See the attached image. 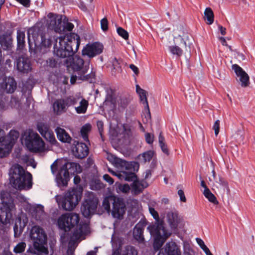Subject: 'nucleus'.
Here are the masks:
<instances>
[{
	"label": "nucleus",
	"instance_id": "49530a36",
	"mask_svg": "<svg viewBox=\"0 0 255 255\" xmlns=\"http://www.w3.org/2000/svg\"><path fill=\"white\" fill-rule=\"evenodd\" d=\"M184 249V255H195V252L191 249L189 245H185Z\"/></svg>",
	"mask_w": 255,
	"mask_h": 255
},
{
	"label": "nucleus",
	"instance_id": "a878e982",
	"mask_svg": "<svg viewBox=\"0 0 255 255\" xmlns=\"http://www.w3.org/2000/svg\"><path fill=\"white\" fill-rule=\"evenodd\" d=\"M147 186L146 183L137 179L134 180L130 185V189L132 194L138 195Z\"/></svg>",
	"mask_w": 255,
	"mask_h": 255
},
{
	"label": "nucleus",
	"instance_id": "f704fd0d",
	"mask_svg": "<svg viewBox=\"0 0 255 255\" xmlns=\"http://www.w3.org/2000/svg\"><path fill=\"white\" fill-rule=\"evenodd\" d=\"M80 105L75 107V110L78 114H84L86 113L88 106V102L82 97L79 101Z\"/></svg>",
	"mask_w": 255,
	"mask_h": 255
},
{
	"label": "nucleus",
	"instance_id": "ddd939ff",
	"mask_svg": "<svg viewBox=\"0 0 255 255\" xmlns=\"http://www.w3.org/2000/svg\"><path fill=\"white\" fill-rule=\"evenodd\" d=\"M27 148L33 152H43L45 150V143L36 132H29L25 139Z\"/></svg>",
	"mask_w": 255,
	"mask_h": 255
},
{
	"label": "nucleus",
	"instance_id": "6ab92c4d",
	"mask_svg": "<svg viewBox=\"0 0 255 255\" xmlns=\"http://www.w3.org/2000/svg\"><path fill=\"white\" fill-rule=\"evenodd\" d=\"M14 207V204L12 201L3 203V208L1 209V213L0 214V221L3 224L9 223L12 216L11 212Z\"/></svg>",
	"mask_w": 255,
	"mask_h": 255
},
{
	"label": "nucleus",
	"instance_id": "13d9d810",
	"mask_svg": "<svg viewBox=\"0 0 255 255\" xmlns=\"http://www.w3.org/2000/svg\"><path fill=\"white\" fill-rule=\"evenodd\" d=\"M112 64H113V66L114 69H115L116 70H119V69H120L119 61L116 58H114L113 59V60L112 61Z\"/></svg>",
	"mask_w": 255,
	"mask_h": 255
},
{
	"label": "nucleus",
	"instance_id": "de8ad7c7",
	"mask_svg": "<svg viewBox=\"0 0 255 255\" xmlns=\"http://www.w3.org/2000/svg\"><path fill=\"white\" fill-rule=\"evenodd\" d=\"M117 32L121 36H122L125 39H128V32L122 27H119L117 28Z\"/></svg>",
	"mask_w": 255,
	"mask_h": 255
},
{
	"label": "nucleus",
	"instance_id": "6e6d98bb",
	"mask_svg": "<svg viewBox=\"0 0 255 255\" xmlns=\"http://www.w3.org/2000/svg\"><path fill=\"white\" fill-rule=\"evenodd\" d=\"M178 194L180 197L181 201L183 202H185L186 201V198L185 196L184 191L182 190H179L178 191Z\"/></svg>",
	"mask_w": 255,
	"mask_h": 255
},
{
	"label": "nucleus",
	"instance_id": "4d7b16f0",
	"mask_svg": "<svg viewBox=\"0 0 255 255\" xmlns=\"http://www.w3.org/2000/svg\"><path fill=\"white\" fill-rule=\"evenodd\" d=\"M145 139L148 143L151 144L153 141V135H151L149 133H147L145 134Z\"/></svg>",
	"mask_w": 255,
	"mask_h": 255
},
{
	"label": "nucleus",
	"instance_id": "b1692460",
	"mask_svg": "<svg viewBox=\"0 0 255 255\" xmlns=\"http://www.w3.org/2000/svg\"><path fill=\"white\" fill-rule=\"evenodd\" d=\"M167 222L173 231H175L179 223L178 214L176 212L170 211L167 215Z\"/></svg>",
	"mask_w": 255,
	"mask_h": 255
},
{
	"label": "nucleus",
	"instance_id": "1a4fd4ad",
	"mask_svg": "<svg viewBox=\"0 0 255 255\" xmlns=\"http://www.w3.org/2000/svg\"><path fill=\"white\" fill-rule=\"evenodd\" d=\"M30 29L28 31V42L29 45V51L31 55L38 56L44 54L50 50L52 44V37L48 34L41 33L40 34L41 41H34V44L30 41Z\"/></svg>",
	"mask_w": 255,
	"mask_h": 255
},
{
	"label": "nucleus",
	"instance_id": "8fccbe9b",
	"mask_svg": "<svg viewBox=\"0 0 255 255\" xmlns=\"http://www.w3.org/2000/svg\"><path fill=\"white\" fill-rule=\"evenodd\" d=\"M101 26L103 31H107L108 29V22L106 18H104L101 20Z\"/></svg>",
	"mask_w": 255,
	"mask_h": 255
},
{
	"label": "nucleus",
	"instance_id": "4c0bfd02",
	"mask_svg": "<svg viewBox=\"0 0 255 255\" xmlns=\"http://www.w3.org/2000/svg\"><path fill=\"white\" fill-rule=\"evenodd\" d=\"M19 136V132L15 130H11L9 133L8 137H6V140L10 142V149L14 143L15 141L18 138Z\"/></svg>",
	"mask_w": 255,
	"mask_h": 255
},
{
	"label": "nucleus",
	"instance_id": "37998d69",
	"mask_svg": "<svg viewBox=\"0 0 255 255\" xmlns=\"http://www.w3.org/2000/svg\"><path fill=\"white\" fill-rule=\"evenodd\" d=\"M130 189V187L127 184H119L116 187V191L118 193H128Z\"/></svg>",
	"mask_w": 255,
	"mask_h": 255
},
{
	"label": "nucleus",
	"instance_id": "0eeeda50",
	"mask_svg": "<svg viewBox=\"0 0 255 255\" xmlns=\"http://www.w3.org/2000/svg\"><path fill=\"white\" fill-rule=\"evenodd\" d=\"M71 66L74 72V75H72L70 79L72 84H74L77 80H90L95 77V74L92 72L87 74L89 64H84L83 59L78 56L73 58Z\"/></svg>",
	"mask_w": 255,
	"mask_h": 255
},
{
	"label": "nucleus",
	"instance_id": "72a5a7b5",
	"mask_svg": "<svg viewBox=\"0 0 255 255\" xmlns=\"http://www.w3.org/2000/svg\"><path fill=\"white\" fill-rule=\"evenodd\" d=\"M115 164L118 168L122 170V171L131 168V164L121 158L115 159Z\"/></svg>",
	"mask_w": 255,
	"mask_h": 255
},
{
	"label": "nucleus",
	"instance_id": "2eb2a0df",
	"mask_svg": "<svg viewBox=\"0 0 255 255\" xmlns=\"http://www.w3.org/2000/svg\"><path fill=\"white\" fill-rule=\"evenodd\" d=\"M36 127L37 130L47 141L52 144H55L57 142L54 133L50 128L48 124L45 123L38 122Z\"/></svg>",
	"mask_w": 255,
	"mask_h": 255
},
{
	"label": "nucleus",
	"instance_id": "f8f14e48",
	"mask_svg": "<svg viewBox=\"0 0 255 255\" xmlns=\"http://www.w3.org/2000/svg\"><path fill=\"white\" fill-rule=\"evenodd\" d=\"M174 41L175 45L169 47L171 53L178 56H181L183 53V50L187 52H190L191 46L192 44L193 38L187 33H183L182 35H178L174 36Z\"/></svg>",
	"mask_w": 255,
	"mask_h": 255
},
{
	"label": "nucleus",
	"instance_id": "c756f323",
	"mask_svg": "<svg viewBox=\"0 0 255 255\" xmlns=\"http://www.w3.org/2000/svg\"><path fill=\"white\" fill-rule=\"evenodd\" d=\"M66 106L65 99L56 100L53 104L54 112L57 115H60L65 112Z\"/></svg>",
	"mask_w": 255,
	"mask_h": 255
},
{
	"label": "nucleus",
	"instance_id": "473e14b6",
	"mask_svg": "<svg viewBox=\"0 0 255 255\" xmlns=\"http://www.w3.org/2000/svg\"><path fill=\"white\" fill-rule=\"evenodd\" d=\"M118 177L121 180H125L128 181H133L137 179V177L134 173L128 172L125 171L118 175Z\"/></svg>",
	"mask_w": 255,
	"mask_h": 255
},
{
	"label": "nucleus",
	"instance_id": "20e7f679",
	"mask_svg": "<svg viewBox=\"0 0 255 255\" xmlns=\"http://www.w3.org/2000/svg\"><path fill=\"white\" fill-rule=\"evenodd\" d=\"M53 174L56 175V181L59 186H65L69 179V173H81V166L76 162H66L60 165L58 160H55L51 165Z\"/></svg>",
	"mask_w": 255,
	"mask_h": 255
},
{
	"label": "nucleus",
	"instance_id": "ea45409f",
	"mask_svg": "<svg viewBox=\"0 0 255 255\" xmlns=\"http://www.w3.org/2000/svg\"><path fill=\"white\" fill-rule=\"evenodd\" d=\"M203 194L209 202L212 203L214 205H218L219 204V202L218 201L216 197L211 192L210 189H206V191H203Z\"/></svg>",
	"mask_w": 255,
	"mask_h": 255
},
{
	"label": "nucleus",
	"instance_id": "f03ea898",
	"mask_svg": "<svg viewBox=\"0 0 255 255\" xmlns=\"http://www.w3.org/2000/svg\"><path fill=\"white\" fill-rule=\"evenodd\" d=\"M56 39V43L54 45V53L59 57L66 58L70 57L77 52L80 43V39L78 35L75 33H70L64 37ZM55 40V38L53 37Z\"/></svg>",
	"mask_w": 255,
	"mask_h": 255
},
{
	"label": "nucleus",
	"instance_id": "774afa93",
	"mask_svg": "<svg viewBox=\"0 0 255 255\" xmlns=\"http://www.w3.org/2000/svg\"><path fill=\"white\" fill-rule=\"evenodd\" d=\"M219 39L221 40V43L223 45L226 46H228V44H227L225 38L221 37H220Z\"/></svg>",
	"mask_w": 255,
	"mask_h": 255
},
{
	"label": "nucleus",
	"instance_id": "a18cd8bd",
	"mask_svg": "<svg viewBox=\"0 0 255 255\" xmlns=\"http://www.w3.org/2000/svg\"><path fill=\"white\" fill-rule=\"evenodd\" d=\"M130 99L127 97H123L118 101V105L119 107L122 109L125 108L129 104Z\"/></svg>",
	"mask_w": 255,
	"mask_h": 255
},
{
	"label": "nucleus",
	"instance_id": "c03bdc74",
	"mask_svg": "<svg viewBox=\"0 0 255 255\" xmlns=\"http://www.w3.org/2000/svg\"><path fill=\"white\" fill-rule=\"evenodd\" d=\"M26 244L24 242H20L16 245L14 248L13 252L15 254H20L23 253L26 248Z\"/></svg>",
	"mask_w": 255,
	"mask_h": 255
},
{
	"label": "nucleus",
	"instance_id": "4be33fe9",
	"mask_svg": "<svg viewBox=\"0 0 255 255\" xmlns=\"http://www.w3.org/2000/svg\"><path fill=\"white\" fill-rule=\"evenodd\" d=\"M16 68L21 73H28L32 69L30 59L25 56L18 57L16 60Z\"/></svg>",
	"mask_w": 255,
	"mask_h": 255
},
{
	"label": "nucleus",
	"instance_id": "09e8293b",
	"mask_svg": "<svg viewBox=\"0 0 255 255\" xmlns=\"http://www.w3.org/2000/svg\"><path fill=\"white\" fill-rule=\"evenodd\" d=\"M58 65L57 61L53 58H50L46 60V65L51 68L56 67Z\"/></svg>",
	"mask_w": 255,
	"mask_h": 255
},
{
	"label": "nucleus",
	"instance_id": "338daca9",
	"mask_svg": "<svg viewBox=\"0 0 255 255\" xmlns=\"http://www.w3.org/2000/svg\"><path fill=\"white\" fill-rule=\"evenodd\" d=\"M80 181H81V178L79 176L76 175L74 177V182L75 184H78L80 183Z\"/></svg>",
	"mask_w": 255,
	"mask_h": 255
},
{
	"label": "nucleus",
	"instance_id": "6e6552de",
	"mask_svg": "<svg viewBox=\"0 0 255 255\" xmlns=\"http://www.w3.org/2000/svg\"><path fill=\"white\" fill-rule=\"evenodd\" d=\"M102 206L108 213L111 211L112 216L118 219L123 218L126 210L124 199L115 196H111L105 198Z\"/></svg>",
	"mask_w": 255,
	"mask_h": 255
},
{
	"label": "nucleus",
	"instance_id": "4468645a",
	"mask_svg": "<svg viewBox=\"0 0 255 255\" xmlns=\"http://www.w3.org/2000/svg\"><path fill=\"white\" fill-rule=\"evenodd\" d=\"M98 202V199L93 193L88 194L81 207V211L85 217L88 218L94 212L97 208Z\"/></svg>",
	"mask_w": 255,
	"mask_h": 255
},
{
	"label": "nucleus",
	"instance_id": "7ed1b4c3",
	"mask_svg": "<svg viewBox=\"0 0 255 255\" xmlns=\"http://www.w3.org/2000/svg\"><path fill=\"white\" fill-rule=\"evenodd\" d=\"M149 211L156 221L154 224L148 226L147 230L154 238L153 248L154 250H158L170 236L171 233L166 229L164 222L160 220L157 212L152 207L149 208Z\"/></svg>",
	"mask_w": 255,
	"mask_h": 255
},
{
	"label": "nucleus",
	"instance_id": "2f4dec72",
	"mask_svg": "<svg viewBox=\"0 0 255 255\" xmlns=\"http://www.w3.org/2000/svg\"><path fill=\"white\" fill-rule=\"evenodd\" d=\"M17 49L22 50L25 46V33L20 29L17 30Z\"/></svg>",
	"mask_w": 255,
	"mask_h": 255
},
{
	"label": "nucleus",
	"instance_id": "c85d7f7f",
	"mask_svg": "<svg viewBox=\"0 0 255 255\" xmlns=\"http://www.w3.org/2000/svg\"><path fill=\"white\" fill-rule=\"evenodd\" d=\"M2 87H4L7 93H12L16 87V83L12 77H6L4 80Z\"/></svg>",
	"mask_w": 255,
	"mask_h": 255
},
{
	"label": "nucleus",
	"instance_id": "5701e85b",
	"mask_svg": "<svg viewBox=\"0 0 255 255\" xmlns=\"http://www.w3.org/2000/svg\"><path fill=\"white\" fill-rule=\"evenodd\" d=\"M74 144L75 146L73 148L72 151L76 157L82 159L87 156L89 153V148L85 143L77 142Z\"/></svg>",
	"mask_w": 255,
	"mask_h": 255
},
{
	"label": "nucleus",
	"instance_id": "423d86ee",
	"mask_svg": "<svg viewBox=\"0 0 255 255\" xmlns=\"http://www.w3.org/2000/svg\"><path fill=\"white\" fill-rule=\"evenodd\" d=\"M82 195V188H73L68 190L63 197L56 195L55 199L59 206L66 211L73 210L78 205Z\"/></svg>",
	"mask_w": 255,
	"mask_h": 255
},
{
	"label": "nucleus",
	"instance_id": "9d476101",
	"mask_svg": "<svg viewBox=\"0 0 255 255\" xmlns=\"http://www.w3.org/2000/svg\"><path fill=\"white\" fill-rule=\"evenodd\" d=\"M30 238L33 243V253L36 255H48V251L43 244L46 242V235L39 226H34L30 232Z\"/></svg>",
	"mask_w": 255,
	"mask_h": 255
},
{
	"label": "nucleus",
	"instance_id": "c9c22d12",
	"mask_svg": "<svg viewBox=\"0 0 255 255\" xmlns=\"http://www.w3.org/2000/svg\"><path fill=\"white\" fill-rule=\"evenodd\" d=\"M154 152L153 151L148 150L140 154L139 155V159L141 162H143V163L149 162L152 158Z\"/></svg>",
	"mask_w": 255,
	"mask_h": 255
},
{
	"label": "nucleus",
	"instance_id": "e433bc0d",
	"mask_svg": "<svg viewBox=\"0 0 255 255\" xmlns=\"http://www.w3.org/2000/svg\"><path fill=\"white\" fill-rule=\"evenodd\" d=\"M81 98V96L76 95L68 97L65 99V100L67 106L70 107L77 104Z\"/></svg>",
	"mask_w": 255,
	"mask_h": 255
},
{
	"label": "nucleus",
	"instance_id": "bf43d9fd",
	"mask_svg": "<svg viewBox=\"0 0 255 255\" xmlns=\"http://www.w3.org/2000/svg\"><path fill=\"white\" fill-rule=\"evenodd\" d=\"M129 67L136 75L137 76L139 74V72L137 67L133 64H130Z\"/></svg>",
	"mask_w": 255,
	"mask_h": 255
},
{
	"label": "nucleus",
	"instance_id": "39448f33",
	"mask_svg": "<svg viewBox=\"0 0 255 255\" xmlns=\"http://www.w3.org/2000/svg\"><path fill=\"white\" fill-rule=\"evenodd\" d=\"M10 183L12 186L18 190H28L32 187V175L25 172L23 167L18 164H14L10 168Z\"/></svg>",
	"mask_w": 255,
	"mask_h": 255
},
{
	"label": "nucleus",
	"instance_id": "0e129e2a",
	"mask_svg": "<svg viewBox=\"0 0 255 255\" xmlns=\"http://www.w3.org/2000/svg\"><path fill=\"white\" fill-rule=\"evenodd\" d=\"M219 29L222 35H224L226 33V29L221 25H219Z\"/></svg>",
	"mask_w": 255,
	"mask_h": 255
},
{
	"label": "nucleus",
	"instance_id": "cd10ccee",
	"mask_svg": "<svg viewBox=\"0 0 255 255\" xmlns=\"http://www.w3.org/2000/svg\"><path fill=\"white\" fill-rule=\"evenodd\" d=\"M55 132L57 134V138L60 141L63 142H70L71 137L64 129L58 127L55 129Z\"/></svg>",
	"mask_w": 255,
	"mask_h": 255
},
{
	"label": "nucleus",
	"instance_id": "603ef678",
	"mask_svg": "<svg viewBox=\"0 0 255 255\" xmlns=\"http://www.w3.org/2000/svg\"><path fill=\"white\" fill-rule=\"evenodd\" d=\"M213 128L214 130L215 134L216 136H217V135L218 134V133L219 132V130H220V121L219 120H218L215 122L213 127Z\"/></svg>",
	"mask_w": 255,
	"mask_h": 255
},
{
	"label": "nucleus",
	"instance_id": "680f3d73",
	"mask_svg": "<svg viewBox=\"0 0 255 255\" xmlns=\"http://www.w3.org/2000/svg\"><path fill=\"white\" fill-rule=\"evenodd\" d=\"M97 126L99 129V132L102 136V132L103 131V123L101 121H98L97 122Z\"/></svg>",
	"mask_w": 255,
	"mask_h": 255
},
{
	"label": "nucleus",
	"instance_id": "5fc2aeb1",
	"mask_svg": "<svg viewBox=\"0 0 255 255\" xmlns=\"http://www.w3.org/2000/svg\"><path fill=\"white\" fill-rule=\"evenodd\" d=\"M196 241L199 246L200 247V248L204 251L206 249H207L208 247L205 245L204 242L202 240L199 238L196 239Z\"/></svg>",
	"mask_w": 255,
	"mask_h": 255
},
{
	"label": "nucleus",
	"instance_id": "a211bd4d",
	"mask_svg": "<svg viewBox=\"0 0 255 255\" xmlns=\"http://www.w3.org/2000/svg\"><path fill=\"white\" fill-rule=\"evenodd\" d=\"M232 69L235 71L237 77V81L241 83L242 87H247L250 85V77L248 74L238 65L233 64Z\"/></svg>",
	"mask_w": 255,
	"mask_h": 255
},
{
	"label": "nucleus",
	"instance_id": "79ce46f5",
	"mask_svg": "<svg viewBox=\"0 0 255 255\" xmlns=\"http://www.w3.org/2000/svg\"><path fill=\"white\" fill-rule=\"evenodd\" d=\"M91 128L90 124H86L81 129V135L85 141H88V132L90 130Z\"/></svg>",
	"mask_w": 255,
	"mask_h": 255
},
{
	"label": "nucleus",
	"instance_id": "393cba45",
	"mask_svg": "<svg viewBox=\"0 0 255 255\" xmlns=\"http://www.w3.org/2000/svg\"><path fill=\"white\" fill-rule=\"evenodd\" d=\"M138 252L135 247L132 246H126L120 250L114 251L112 255H137Z\"/></svg>",
	"mask_w": 255,
	"mask_h": 255
},
{
	"label": "nucleus",
	"instance_id": "69168bd1",
	"mask_svg": "<svg viewBox=\"0 0 255 255\" xmlns=\"http://www.w3.org/2000/svg\"><path fill=\"white\" fill-rule=\"evenodd\" d=\"M145 173V176H144V178L145 179L149 178L151 176V171L150 170H146Z\"/></svg>",
	"mask_w": 255,
	"mask_h": 255
},
{
	"label": "nucleus",
	"instance_id": "7c9ffc66",
	"mask_svg": "<svg viewBox=\"0 0 255 255\" xmlns=\"http://www.w3.org/2000/svg\"><path fill=\"white\" fill-rule=\"evenodd\" d=\"M136 92L138 94L142 104L144 105V107L147 109L148 112H149V108L146 96L147 92L141 89L138 85H136Z\"/></svg>",
	"mask_w": 255,
	"mask_h": 255
},
{
	"label": "nucleus",
	"instance_id": "58836bf2",
	"mask_svg": "<svg viewBox=\"0 0 255 255\" xmlns=\"http://www.w3.org/2000/svg\"><path fill=\"white\" fill-rule=\"evenodd\" d=\"M204 18L207 20L208 24H211L214 22V13L212 9L207 7L204 11Z\"/></svg>",
	"mask_w": 255,
	"mask_h": 255
},
{
	"label": "nucleus",
	"instance_id": "bb28decb",
	"mask_svg": "<svg viewBox=\"0 0 255 255\" xmlns=\"http://www.w3.org/2000/svg\"><path fill=\"white\" fill-rule=\"evenodd\" d=\"M143 225L139 223L136 224L133 229V237L139 243H142L144 240L143 235Z\"/></svg>",
	"mask_w": 255,
	"mask_h": 255
},
{
	"label": "nucleus",
	"instance_id": "dca6fc26",
	"mask_svg": "<svg viewBox=\"0 0 255 255\" xmlns=\"http://www.w3.org/2000/svg\"><path fill=\"white\" fill-rule=\"evenodd\" d=\"M103 44L98 42L88 44L83 48L82 54L89 58H92L101 54L103 52Z\"/></svg>",
	"mask_w": 255,
	"mask_h": 255
},
{
	"label": "nucleus",
	"instance_id": "052dcab7",
	"mask_svg": "<svg viewBox=\"0 0 255 255\" xmlns=\"http://www.w3.org/2000/svg\"><path fill=\"white\" fill-rule=\"evenodd\" d=\"M218 176H217L215 171L213 169L212 171V177L209 178V181L211 182H213L217 179V178H218Z\"/></svg>",
	"mask_w": 255,
	"mask_h": 255
},
{
	"label": "nucleus",
	"instance_id": "412c9836",
	"mask_svg": "<svg viewBox=\"0 0 255 255\" xmlns=\"http://www.w3.org/2000/svg\"><path fill=\"white\" fill-rule=\"evenodd\" d=\"M10 151V142L6 140L4 131L0 128V158L7 156Z\"/></svg>",
	"mask_w": 255,
	"mask_h": 255
},
{
	"label": "nucleus",
	"instance_id": "f257e3e1",
	"mask_svg": "<svg viewBox=\"0 0 255 255\" xmlns=\"http://www.w3.org/2000/svg\"><path fill=\"white\" fill-rule=\"evenodd\" d=\"M79 222V215L74 213L63 214L58 220L59 227L65 232L69 231L71 229L74 228L76 226L70 237V242L77 241L83 235L89 231V225L87 223H80L78 225ZM66 234V233H64L61 237L65 238Z\"/></svg>",
	"mask_w": 255,
	"mask_h": 255
},
{
	"label": "nucleus",
	"instance_id": "3c124183",
	"mask_svg": "<svg viewBox=\"0 0 255 255\" xmlns=\"http://www.w3.org/2000/svg\"><path fill=\"white\" fill-rule=\"evenodd\" d=\"M36 213L37 214L38 213V215H36V218L37 219H40L41 218H42L44 215V212L43 209V208L42 207H37L36 209Z\"/></svg>",
	"mask_w": 255,
	"mask_h": 255
},
{
	"label": "nucleus",
	"instance_id": "a19ab883",
	"mask_svg": "<svg viewBox=\"0 0 255 255\" xmlns=\"http://www.w3.org/2000/svg\"><path fill=\"white\" fill-rule=\"evenodd\" d=\"M158 141L159 145L161 148L162 151L167 155L169 154V150L167 145L165 144L164 141V138L162 135L161 133H160L158 136Z\"/></svg>",
	"mask_w": 255,
	"mask_h": 255
},
{
	"label": "nucleus",
	"instance_id": "e2e57ef3",
	"mask_svg": "<svg viewBox=\"0 0 255 255\" xmlns=\"http://www.w3.org/2000/svg\"><path fill=\"white\" fill-rule=\"evenodd\" d=\"M200 179L201 180V186L204 188V191H206V189H209L206 186L205 181L202 180L201 176H200Z\"/></svg>",
	"mask_w": 255,
	"mask_h": 255
},
{
	"label": "nucleus",
	"instance_id": "9b49d317",
	"mask_svg": "<svg viewBox=\"0 0 255 255\" xmlns=\"http://www.w3.org/2000/svg\"><path fill=\"white\" fill-rule=\"evenodd\" d=\"M47 24L49 29L53 30L55 32L62 33L65 31H70L73 27L74 25L68 22L67 19L61 15L54 14L49 13L48 15Z\"/></svg>",
	"mask_w": 255,
	"mask_h": 255
},
{
	"label": "nucleus",
	"instance_id": "864d4df0",
	"mask_svg": "<svg viewBox=\"0 0 255 255\" xmlns=\"http://www.w3.org/2000/svg\"><path fill=\"white\" fill-rule=\"evenodd\" d=\"M103 179L110 185L113 184L114 182V179L108 174H105L103 176Z\"/></svg>",
	"mask_w": 255,
	"mask_h": 255
},
{
	"label": "nucleus",
	"instance_id": "f3484780",
	"mask_svg": "<svg viewBox=\"0 0 255 255\" xmlns=\"http://www.w3.org/2000/svg\"><path fill=\"white\" fill-rule=\"evenodd\" d=\"M212 190L216 193L224 194L225 191L228 195H230V189L228 182L223 177L218 176V178L212 183Z\"/></svg>",
	"mask_w": 255,
	"mask_h": 255
},
{
	"label": "nucleus",
	"instance_id": "aec40b11",
	"mask_svg": "<svg viewBox=\"0 0 255 255\" xmlns=\"http://www.w3.org/2000/svg\"><path fill=\"white\" fill-rule=\"evenodd\" d=\"M157 255H181V251L176 243L171 241L165 244Z\"/></svg>",
	"mask_w": 255,
	"mask_h": 255
}]
</instances>
